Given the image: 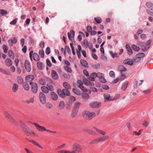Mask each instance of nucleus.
Wrapping results in <instances>:
<instances>
[{
  "label": "nucleus",
  "mask_w": 153,
  "mask_h": 153,
  "mask_svg": "<svg viewBox=\"0 0 153 153\" xmlns=\"http://www.w3.org/2000/svg\"><path fill=\"white\" fill-rule=\"evenodd\" d=\"M30 84L31 85V90L32 92L35 94L38 91V87L36 83L33 82H30Z\"/></svg>",
  "instance_id": "nucleus-7"
},
{
  "label": "nucleus",
  "mask_w": 153,
  "mask_h": 153,
  "mask_svg": "<svg viewBox=\"0 0 153 153\" xmlns=\"http://www.w3.org/2000/svg\"><path fill=\"white\" fill-rule=\"evenodd\" d=\"M17 42V39L16 37H14L12 39L8 40V42L10 46H12L13 44H16Z\"/></svg>",
  "instance_id": "nucleus-12"
},
{
  "label": "nucleus",
  "mask_w": 153,
  "mask_h": 153,
  "mask_svg": "<svg viewBox=\"0 0 153 153\" xmlns=\"http://www.w3.org/2000/svg\"><path fill=\"white\" fill-rule=\"evenodd\" d=\"M95 116V113L94 112H91L90 111L88 120H91Z\"/></svg>",
  "instance_id": "nucleus-41"
},
{
  "label": "nucleus",
  "mask_w": 153,
  "mask_h": 153,
  "mask_svg": "<svg viewBox=\"0 0 153 153\" xmlns=\"http://www.w3.org/2000/svg\"><path fill=\"white\" fill-rule=\"evenodd\" d=\"M118 70L121 72L125 71H126V68L124 66L122 65H119L118 68Z\"/></svg>",
  "instance_id": "nucleus-25"
},
{
  "label": "nucleus",
  "mask_w": 153,
  "mask_h": 153,
  "mask_svg": "<svg viewBox=\"0 0 153 153\" xmlns=\"http://www.w3.org/2000/svg\"><path fill=\"white\" fill-rule=\"evenodd\" d=\"M128 83V81H126L124 82L122 84L121 89L123 90H125L126 89Z\"/></svg>",
  "instance_id": "nucleus-26"
},
{
  "label": "nucleus",
  "mask_w": 153,
  "mask_h": 153,
  "mask_svg": "<svg viewBox=\"0 0 153 153\" xmlns=\"http://www.w3.org/2000/svg\"><path fill=\"white\" fill-rule=\"evenodd\" d=\"M3 47L4 52L5 53H7L8 49V46L6 45H3Z\"/></svg>",
  "instance_id": "nucleus-50"
},
{
  "label": "nucleus",
  "mask_w": 153,
  "mask_h": 153,
  "mask_svg": "<svg viewBox=\"0 0 153 153\" xmlns=\"http://www.w3.org/2000/svg\"><path fill=\"white\" fill-rule=\"evenodd\" d=\"M86 131L92 135H95L96 134V132L95 131H93L92 130L88 129H86Z\"/></svg>",
  "instance_id": "nucleus-44"
},
{
  "label": "nucleus",
  "mask_w": 153,
  "mask_h": 153,
  "mask_svg": "<svg viewBox=\"0 0 153 153\" xmlns=\"http://www.w3.org/2000/svg\"><path fill=\"white\" fill-rule=\"evenodd\" d=\"M126 47L128 51V54L129 55H131L133 51L131 49V48L128 45H126Z\"/></svg>",
  "instance_id": "nucleus-21"
},
{
  "label": "nucleus",
  "mask_w": 153,
  "mask_h": 153,
  "mask_svg": "<svg viewBox=\"0 0 153 153\" xmlns=\"http://www.w3.org/2000/svg\"><path fill=\"white\" fill-rule=\"evenodd\" d=\"M146 6L149 8L148 9L153 10V4L151 2H148L146 3Z\"/></svg>",
  "instance_id": "nucleus-30"
},
{
  "label": "nucleus",
  "mask_w": 153,
  "mask_h": 153,
  "mask_svg": "<svg viewBox=\"0 0 153 153\" xmlns=\"http://www.w3.org/2000/svg\"><path fill=\"white\" fill-rule=\"evenodd\" d=\"M34 102V99L33 98H30L29 100L25 101V103L28 104L31 103H33Z\"/></svg>",
  "instance_id": "nucleus-45"
},
{
  "label": "nucleus",
  "mask_w": 153,
  "mask_h": 153,
  "mask_svg": "<svg viewBox=\"0 0 153 153\" xmlns=\"http://www.w3.org/2000/svg\"><path fill=\"white\" fill-rule=\"evenodd\" d=\"M101 104V103L100 102L95 101L90 103L89 105L91 107L98 108L100 107Z\"/></svg>",
  "instance_id": "nucleus-11"
},
{
  "label": "nucleus",
  "mask_w": 153,
  "mask_h": 153,
  "mask_svg": "<svg viewBox=\"0 0 153 153\" xmlns=\"http://www.w3.org/2000/svg\"><path fill=\"white\" fill-rule=\"evenodd\" d=\"M4 114L5 117L9 119L12 123L15 124L16 123V121L7 111H4Z\"/></svg>",
  "instance_id": "nucleus-6"
},
{
  "label": "nucleus",
  "mask_w": 153,
  "mask_h": 153,
  "mask_svg": "<svg viewBox=\"0 0 153 153\" xmlns=\"http://www.w3.org/2000/svg\"><path fill=\"white\" fill-rule=\"evenodd\" d=\"M104 97L105 99L107 101L110 100V96L109 94H105L104 95Z\"/></svg>",
  "instance_id": "nucleus-46"
},
{
  "label": "nucleus",
  "mask_w": 153,
  "mask_h": 153,
  "mask_svg": "<svg viewBox=\"0 0 153 153\" xmlns=\"http://www.w3.org/2000/svg\"><path fill=\"white\" fill-rule=\"evenodd\" d=\"M8 54L9 57L12 59H13L14 58V54L12 50H10L8 51Z\"/></svg>",
  "instance_id": "nucleus-31"
},
{
  "label": "nucleus",
  "mask_w": 153,
  "mask_h": 153,
  "mask_svg": "<svg viewBox=\"0 0 153 153\" xmlns=\"http://www.w3.org/2000/svg\"><path fill=\"white\" fill-rule=\"evenodd\" d=\"M0 72H1L2 73L6 75H10L11 74L10 72L7 71L6 70L1 68H0Z\"/></svg>",
  "instance_id": "nucleus-22"
},
{
  "label": "nucleus",
  "mask_w": 153,
  "mask_h": 153,
  "mask_svg": "<svg viewBox=\"0 0 153 153\" xmlns=\"http://www.w3.org/2000/svg\"><path fill=\"white\" fill-rule=\"evenodd\" d=\"M17 21V19H14L13 21H12V22H10V25H15L16 24Z\"/></svg>",
  "instance_id": "nucleus-59"
},
{
  "label": "nucleus",
  "mask_w": 153,
  "mask_h": 153,
  "mask_svg": "<svg viewBox=\"0 0 153 153\" xmlns=\"http://www.w3.org/2000/svg\"><path fill=\"white\" fill-rule=\"evenodd\" d=\"M108 138V135L102 136L93 140L90 143V144L93 145L98 143L102 142L107 140Z\"/></svg>",
  "instance_id": "nucleus-3"
},
{
  "label": "nucleus",
  "mask_w": 153,
  "mask_h": 153,
  "mask_svg": "<svg viewBox=\"0 0 153 153\" xmlns=\"http://www.w3.org/2000/svg\"><path fill=\"white\" fill-rule=\"evenodd\" d=\"M141 60V59L139 57L136 56V57H134L132 59L133 62H139Z\"/></svg>",
  "instance_id": "nucleus-40"
},
{
  "label": "nucleus",
  "mask_w": 153,
  "mask_h": 153,
  "mask_svg": "<svg viewBox=\"0 0 153 153\" xmlns=\"http://www.w3.org/2000/svg\"><path fill=\"white\" fill-rule=\"evenodd\" d=\"M32 124L34 125L36 129L39 131L40 132H43L45 131V128L43 126H41L39 125V124L36 123H32Z\"/></svg>",
  "instance_id": "nucleus-10"
},
{
  "label": "nucleus",
  "mask_w": 153,
  "mask_h": 153,
  "mask_svg": "<svg viewBox=\"0 0 153 153\" xmlns=\"http://www.w3.org/2000/svg\"><path fill=\"white\" fill-rule=\"evenodd\" d=\"M73 92L78 95H81V92L80 90L74 88L72 89Z\"/></svg>",
  "instance_id": "nucleus-34"
},
{
  "label": "nucleus",
  "mask_w": 153,
  "mask_h": 153,
  "mask_svg": "<svg viewBox=\"0 0 153 153\" xmlns=\"http://www.w3.org/2000/svg\"><path fill=\"white\" fill-rule=\"evenodd\" d=\"M123 63L125 64H128L131 65H133L134 62L133 60H131L129 59H128L124 60Z\"/></svg>",
  "instance_id": "nucleus-19"
},
{
  "label": "nucleus",
  "mask_w": 153,
  "mask_h": 153,
  "mask_svg": "<svg viewBox=\"0 0 153 153\" xmlns=\"http://www.w3.org/2000/svg\"><path fill=\"white\" fill-rule=\"evenodd\" d=\"M64 68L65 70L66 71H67L70 73L72 72V70L68 66H65L64 67Z\"/></svg>",
  "instance_id": "nucleus-48"
},
{
  "label": "nucleus",
  "mask_w": 153,
  "mask_h": 153,
  "mask_svg": "<svg viewBox=\"0 0 153 153\" xmlns=\"http://www.w3.org/2000/svg\"><path fill=\"white\" fill-rule=\"evenodd\" d=\"M39 54L42 58H43L44 56V51L42 49L40 50L39 52Z\"/></svg>",
  "instance_id": "nucleus-51"
},
{
  "label": "nucleus",
  "mask_w": 153,
  "mask_h": 153,
  "mask_svg": "<svg viewBox=\"0 0 153 153\" xmlns=\"http://www.w3.org/2000/svg\"><path fill=\"white\" fill-rule=\"evenodd\" d=\"M64 87L66 89H69L71 88L70 85L67 82H65L63 83Z\"/></svg>",
  "instance_id": "nucleus-35"
},
{
  "label": "nucleus",
  "mask_w": 153,
  "mask_h": 153,
  "mask_svg": "<svg viewBox=\"0 0 153 153\" xmlns=\"http://www.w3.org/2000/svg\"><path fill=\"white\" fill-rule=\"evenodd\" d=\"M137 44L141 47V50L143 52L146 51L150 47V46L148 45H145L144 42L141 41H138Z\"/></svg>",
  "instance_id": "nucleus-4"
},
{
  "label": "nucleus",
  "mask_w": 153,
  "mask_h": 153,
  "mask_svg": "<svg viewBox=\"0 0 153 153\" xmlns=\"http://www.w3.org/2000/svg\"><path fill=\"white\" fill-rule=\"evenodd\" d=\"M17 81L19 84H22L23 83V78L21 76L17 77Z\"/></svg>",
  "instance_id": "nucleus-47"
},
{
  "label": "nucleus",
  "mask_w": 153,
  "mask_h": 153,
  "mask_svg": "<svg viewBox=\"0 0 153 153\" xmlns=\"http://www.w3.org/2000/svg\"><path fill=\"white\" fill-rule=\"evenodd\" d=\"M78 111H76L75 110L73 109L72 113L71 115V117L74 118L76 115V114Z\"/></svg>",
  "instance_id": "nucleus-54"
},
{
  "label": "nucleus",
  "mask_w": 153,
  "mask_h": 153,
  "mask_svg": "<svg viewBox=\"0 0 153 153\" xmlns=\"http://www.w3.org/2000/svg\"><path fill=\"white\" fill-rule=\"evenodd\" d=\"M34 79V76L32 75H29L27 76L25 78V81L27 82H32V81Z\"/></svg>",
  "instance_id": "nucleus-16"
},
{
  "label": "nucleus",
  "mask_w": 153,
  "mask_h": 153,
  "mask_svg": "<svg viewBox=\"0 0 153 153\" xmlns=\"http://www.w3.org/2000/svg\"><path fill=\"white\" fill-rule=\"evenodd\" d=\"M7 11L5 10H1L0 13L2 15H5L7 13Z\"/></svg>",
  "instance_id": "nucleus-62"
},
{
  "label": "nucleus",
  "mask_w": 153,
  "mask_h": 153,
  "mask_svg": "<svg viewBox=\"0 0 153 153\" xmlns=\"http://www.w3.org/2000/svg\"><path fill=\"white\" fill-rule=\"evenodd\" d=\"M6 65L8 66L11 65L13 64L12 61L9 59H7L5 60Z\"/></svg>",
  "instance_id": "nucleus-20"
},
{
  "label": "nucleus",
  "mask_w": 153,
  "mask_h": 153,
  "mask_svg": "<svg viewBox=\"0 0 153 153\" xmlns=\"http://www.w3.org/2000/svg\"><path fill=\"white\" fill-rule=\"evenodd\" d=\"M97 75L96 73H93L91 76L88 78V79L89 81H94L95 79L97 77Z\"/></svg>",
  "instance_id": "nucleus-14"
},
{
  "label": "nucleus",
  "mask_w": 153,
  "mask_h": 153,
  "mask_svg": "<svg viewBox=\"0 0 153 153\" xmlns=\"http://www.w3.org/2000/svg\"><path fill=\"white\" fill-rule=\"evenodd\" d=\"M137 56L138 57H139L140 58V59H141V58L144 57L145 56V54L143 53H141L137 54Z\"/></svg>",
  "instance_id": "nucleus-56"
},
{
  "label": "nucleus",
  "mask_w": 153,
  "mask_h": 153,
  "mask_svg": "<svg viewBox=\"0 0 153 153\" xmlns=\"http://www.w3.org/2000/svg\"><path fill=\"white\" fill-rule=\"evenodd\" d=\"M18 85L14 83L12 87V91L13 92H16L18 88Z\"/></svg>",
  "instance_id": "nucleus-32"
},
{
  "label": "nucleus",
  "mask_w": 153,
  "mask_h": 153,
  "mask_svg": "<svg viewBox=\"0 0 153 153\" xmlns=\"http://www.w3.org/2000/svg\"><path fill=\"white\" fill-rule=\"evenodd\" d=\"M52 78L54 79H57L59 78L57 72L54 70H52L51 73Z\"/></svg>",
  "instance_id": "nucleus-17"
},
{
  "label": "nucleus",
  "mask_w": 153,
  "mask_h": 153,
  "mask_svg": "<svg viewBox=\"0 0 153 153\" xmlns=\"http://www.w3.org/2000/svg\"><path fill=\"white\" fill-rule=\"evenodd\" d=\"M29 141L32 143L33 144H34L35 145L37 146L39 148L42 149L43 148L37 142H36L35 141L33 140H29Z\"/></svg>",
  "instance_id": "nucleus-29"
},
{
  "label": "nucleus",
  "mask_w": 153,
  "mask_h": 153,
  "mask_svg": "<svg viewBox=\"0 0 153 153\" xmlns=\"http://www.w3.org/2000/svg\"><path fill=\"white\" fill-rule=\"evenodd\" d=\"M19 123L22 131L27 136H30L32 134H35V133L27 127L22 121L20 120Z\"/></svg>",
  "instance_id": "nucleus-1"
},
{
  "label": "nucleus",
  "mask_w": 153,
  "mask_h": 153,
  "mask_svg": "<svg viewBox=\"0 0 153 153\" xmlns=\"http://www.w3.org/2000/svg\"><path fill=\"white\" fill-rule=\"evenodd\" d=\"M90 111H85L83 112L82 115L83 117L86 120H88Z\"/></svg>",
  "instance_id": "nucleus-13"
},
{
  "label": "nucleus",
  "mask_w": 153,
  "mask_h": 153,
  "mask_svg": "<svg viewBox=\"0 0 153 153\" xmlns=\"http://www.w3.org/2000/svg\"><path fill=\"white\" fill-rule=\"evenodd\" d=\"M45 82L47 84L50 85L52 82V80L48 77L45 78Z\"/></svg>",
  "instance_id": "nucleus-49"
},
{
  "label": "nucleus",
  "mask_w": 153,
  "mask_h": 153,
  "mask_svg": "<svg viewBox=\"0 0 153 153\" xmlns=\"http://www.w3.org/2000/svg\"><path fill=\"white\" fill-rule=\"evenodd\" d=\"M45 53L47 55H48L50 53V48L49 47H48L46 48L45 50Z\"/></svg>",
  "instance_id": "nucleus-64"
},
{
  "label": "nucleus",
  "mask_w": 153,
  "mask_h": 153,
  "mask_svg": "<svg viewBox=\"0 0 153 153\" xmlns=\"http://www.w3.org/2000/svg\"><path fill=\"white\" fill-rule=\"evenodd\" d=\"M45 81V79H40L39 80V82L40 84L42 85H44L46 83V82Z\"/></svg>",
  "instance_id": "nucleus-52"
},
{
  "label": "nucleus",
  "mask_w": 153,
  "mask_h": 153,
  "mask_svg": "<svg viewBox=\"0 0 153 153\" xmlns=\"http://www.w3.org/2000/svg\"><path fill=\"white\" fill-rule=\"evenodd\" d=\"M72 149V152H74V153H81L83 152L81 145L77 142H74L73 144Z\"/></svg>",
  "instance_id": "nucleus-2"
},
{
  "label": "nucleus",
  "mask_w": 153,
  "mask_h": 153,
  "mask_svg": "<svg viewBox=\"0 0 153 153\" xmlns=\"http://www.w3.org/2000/svg\"><path fill=\"white\" fill-rule=\"evenodd\" d=\"M94 20L97 23H100L102 22L101 18L100 17H97L94 18Z\"/></svg>",
  "instance_id": "nucleus-53"
},
{
  "label": "nucleus",
  "mask_w": 153,
  "mask_h": 153,
  "mask_svg": "<svg viewBox=\"0 0 153 153\" xmlns=\"http://www.w3.org/2000/svg\"><path fill=\"white\" fill-rule=\"evenodd\" d=\"M23 87L25 90L28 91L29 89V85L27 82L23 83Z\"/></svg>",
  "instance_id": "nucleus-24"
},
{
  "label": "nucleus",
  "mask_w": 153,
  "mask_h": 153,
  "mask_svg": "<svg viewBox=\"0 0 153 153\" xmlns=\"http://www.w3.org/2000/svg\"><path fill=\"white\" fill-rule=\"evenodd\" d=\"M65 102L63 101H61L59 103V109H62L64 108L65 107Z\"/></svg>",
  "instance_id": "nucleus-27"
},
{
  "label": "nucleus",
  "mask_w": 153,
  "mask_h": 153,
  "mask_svg": "<svg viewBox=\"0 0 153 153\" xmlns=\"http://www.w3.org/2000/svg\"><path fill=\"white\" fill-rule=\"evenodd\" d=\"M24 65L25 69L27 72H30L31 68L30 62L27 60H26L25 62Z\"/></svg>",
  "instance_id": "nucleus-8"
},
{
  "label": "nucleus",
  "mask_w": 153,
  "mask_h": 153,
  "mask_svg": "<svg viewBox=\"0 0 153 153\" xmlns=\"http://www.w3.org/2000/svg\"><path fill=\"white\" fill-rule=\"evenodd\" d=\"M121 74L122 77L121 78V79L124 80L126 78L125 74L123 72H121Z\"/></svg>",
  "instance_id": "nucleus-61"
},
{
  "label": "nucleus",
  "mask_w": 153,
  "mask_h": 153,
  "mask_svg": "<svg viewBox=\"0 0 153 153\" xmlns=\"http://www.w3.org/2000/svg\"><path fill=\"white\" fill-rule=\"evenodd\" d=\"M58 94L59 96L61 97H65V95L63 93V89L62 90L61 89H58Z\"/></svg>",
  "instance_id": "nucleus-28"
},
{
  "label": "nucleus",
  "mask_w": 153,
  "mask_h": 153,
  "mask_svg": "<svg viewBox=\"0 0 153 153\" xmlns=\"http://www.w3.org/2000/svg\"><path fill=\"white\" fill-rule=\"evenodd\" d=\"M46 63H47V65H48L50 67H51V66L52 63H51V62L50 61L49 59H47L46 60Z\"/></svg>",
  "instance_id": "nucleus-63"
},
{
  "label": "nucleus",
  "mask_w": 153,
  "mask_h": 153,
  "mask_svg": "<svg viewBox=\"0 0 153 153\" xmlns=\"http://www.w3.org/2000/svg\"><path fill=\"white\" fill-rule=\"evenodd\" d=\"M132 49L135 51H138L140 50V48L134 44H133L131 45Z\"/></svg>",
  "instance_id": "nucleus-23"
},
{
  "label": "nucleus",
  "mask_w": 153,
  "mask_h": 153,
  "mask_svg": "<svg viewBox=\"0 0 153 153\" xmlns=\"http://www.w3.org/2000/svg\"><path fill=\"white\" fill-rule=\"evenodd\" d=\"M52 99L54 101L58 99V96L57 94L54 92L52 91L51 93Z\"/></svg>",
  "instance_id": "nucleus-18"
},
{
  "label": "nucleus",
  "mask_w": 153,
  "mask_h": 153,
  "mask_svg": "<svg viewBox=\"0 0 153 153\" xmlns=\"http://www.w3.org/2000/svg\"><path fill=\"white\" fill-rule=\"evenodd\" d=\"M63 76L64 78L68 79H69L71 77V76L69 74H64Z\"/></svg>",
  "instance_id": "nucleus-57"
},
{
  "label": "nucleus",
  "mask_w": 153,
  "mask_h": 153,
  "mask_svg": "<svg viewBox=\"0 0 153 153\" xmlns=\"http://www.w3.org/2000/svg\"><path fill=\"white\" fill-rule=\"evenodd\" d=\"M110 55L113 58H114L117 56V54L116 53H113V52L111 51L109 52Z\"/></svg>",
  "instance_id": "nucleus-60"
},
{
  "label": "nucleus",
  "mask_w": 153,
  "mask_h": 153,
  "mask_svg": "<svg viewBox=\"0 0 153 153\" xmlns=\"http://www.w3.org/2000/svg\"><path fill=\"white\" fill-rule=\"evenodd\" d=\"M80 63L82 65L85 67H87L88 63L85 60L82 59L80 60Z\"/></svg>",
  "instance_id": "nucleus-39"
},
{
  "label": "nucleus",
  "mask_w": 153,
  "mask_h": 153,
  "mask_svg": "<svg viewBox=\"0 0 153 153\" xmlns=\"http://www.w3.org/2000/svg\"><path fill=\"white\" fill-rule=\"evenodd\" d=\"M37 65L38 68L40 69H42L44 68L43 65L40 62H38L37 63Z\"/></svg>",
  "instance_id": "nucleus-42"
},
{
  "label": "nucleus",
  "mask_w": 153,
  "mask_h": 153,
  "mask_svg": "<svg viewBox=\"0 0 153 153\" xmlns=\"http://www.w3.org/2000/svg\"><path fill=\"white\" fill-rule=\"evenodd\" d=\"M39 98L41 102L43 104H45L46 102L45 96L42 92L39 93Z\"/></svg>",
  "instance_id": "nucleus-9"
},
{
  "label": "nucleus",
  "mask_w": 153,
  "mask_h": 153,
  "mask_svg": "<svg viewBox=\"0 0 153 153\" xmlns=\"http://www.w3.org/2000/svg\"><path fill=\"white\" fill-rule=\"evenodd\" d=\"M81 104L79 102H77L74 103V105L73 108V110L76 111H78L79 107Z\"/></svg>",
  "instance_id": "nucleus-15"
},
{
  "label": "nucleus",
  "mask_w": 153,
  "mask_h": 153,
  "mask_svg": "<svg viewBox=\"0 0 153 153\" xmlns=\"http://www.w3.org/2000/svg\"><path fill=\"white\" fill-rule=\"evenodd\" d=\"M47 88H48V92L49 91H53L54 90V88L53 86L52 85L47 84Z\"/></svg>",
  "instance_id": "nucleus-36"
},
{
  "label": "nucleus",
  "mask_w": 153,
  "mask_h": 153,
  "mask_svg": "<svg viewBox=\"0 0 153 153\" xmlns=\"http://www.w3.org/2000/svg\"><path fill=\"white\" fill-rule=\"evenodd\" d=\"M83 99H88L89 98V95L86 93H84L81 95Z\"/></svg>",
  "instance_id": "nucleus-33"
},
{
  "label": "nucleus",
  "mask_w": 153,
  "mask_h": 153,
  "mask_svg": "<svg viewBox=\"0 0 153 153\" xmlns=\"http://www.w3.org/2000/svg\"><path fill=\"white\" fill-rule=\"evenodd\" d=\"M33 51H31L29 53L30 58L31 60H32V56L33 59L36 61H38L39 60V57L38 54L36 53H33Z\"/></svg>",
  "instance_id": "nucleus-5"
},
{
  "label": "nucleus",
  "mask_w": 153,
  "mask_h": 153,
  "mask_svg": "<svg viewBox=\"0 0 153 153\" xmlns=\"http://www.w3.org/2000/svg\"><path fill=\"white\" fill-rule=\"evenodd\" d=\"M41 89L42 91L45 93H49L48 88L46 86H42L41 87Z\"/></svg>",
  "instance_id": "nucleus-37"
},
{
  "label": "nucleus",
  "mask_w": 153,
  "mask_h": 153,
  "mask_svg": "<svg viewBox=\"0 0 153 153\" xmlns=\"http://www.w3.org/2000/svg\"><path fill=\"white\" fill-rule=\"evenodd\" d=\"M63 93L65 95H65L67 96H69L70 94V93L68 89H63Z\"/></svg>",
  "instance_id": "nucleus-38"
},
{
  "label": "nucleus",
  "mask_w": 153,
  "mask_h": 153,
  "mask_svg": "<svg viewBox=\"0 0 153 153\" xmlns=\"http://www.w3.org/2000/svg\"><path fill=\"white\" fill-rule=\"evenodd\" d=\"M109 76L111 77H115V74L114 71H110L109 73Z\"/></svg>",
  "instance_id": "nucleus-58"
},
{
  "label": "nucleus",
  "mask_w": 153,
  "mask_h": 153,
  "mask_svg": "<svg viewBox=\"0 0 153 153\" xmlns=\"http://www.w3.org/2000/svg\"><path fill=\"white\" fill-rule=\"evenodd\" d=\"M95 129L97 131L102 135H105L106 134V132L105 131L101 130L97 128H95Z\"/></svg>",
  "instance_id": "nucleus-43"
},
{
  "label": "nucleus",
  "mask_w": 153,
  "mask_h": 153,
  "mask_svg": "<svg viewBox=\"0 0 153 153\" xmlns=\"http://www.w3.org/2000/svg\"><path fill=\"white\" fill-rule=\"evenodd\" d=\"M79 87L80 88L82 91L85 92H86L88 91V90L85 88L82 85H79Z\"/></svg>",
  "instance_id": "nucleus-55"
}]
</instances>
